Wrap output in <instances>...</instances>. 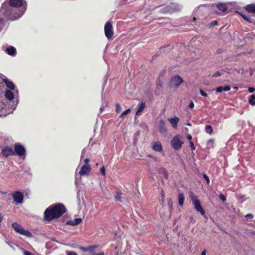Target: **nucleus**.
Here are the masks:
<instances>
[{
	"label": "nucleus",
	"mask_w": 255,
	"mask_h": 255,
	"mask_svg": "<svg viewBox=\"0 0 255 255\" xmlns=\"http://www.w3.org/2000/svg\"><path fill=\"white\" fill-rule=\"evenodd\" d=\"M0 76H1L0 74ZM4 96L8 101L11 102L12 105L10 108H8L6 106L4 103L0 101V117L12 113L18 103V92L17 90H5Z\"/></svg>",
	"instance_id": "f257e3e1"
},
{
	"label": "nucleus",
	"mask_w": 255,
	"mask_h": 255,
	"mask_svg": "<svg viewBox=\"0 0 255 255\" xmlns=\"http://www.w3.org/2000/svg\"><path fill=\"white\" fill-rule=\"evenodd\" d=\"M66 209L63 204L58 203L50 206L44 212L45 220L50 221L61 217L66 212Z\"/></svg>",
	"instance_id": "f03ea898"
},
{
	"label": "nucleus",
	"mask_w": 255,
	"mask_h": 255,
	"mask_svg": "<svg viewBox=\"0 0 255 255\" xmlns=\"http://www.w3.org/2000/svg\"><path fill=\"white\" fill-rule=\"evenodd\" d=\"M25 1L24 0H9V4L15 8H18L16 9H10V11H14L13 14V18L12 20H15L20 17L25 12L26 9V4H24Z\"/></svg>",
	"instance_id": "7ed1b4c3"
},
{
	"label": "nucleus",
	"mask_w": 255,
	"mask_h": 255,
	"mask_svg": "<svg viewBox=\"0 0 255 255\" xmlns=\"http://www.w3.org/2000/svg\"><path fill=\"white\" fill-rule=\"evenodd\" d=\"M183 144V137L180 135L174 136L171 140L172 147L176 150L180 149Z\"/></svg>",
	"instance_id": "20e7f679"
},
{
	"label": "nucleus",
	"mask_w": 255,
	"mask_h": 255,
	"mask_svg": "<svg viewBox=\"0 0 255 255\" xmlns=\"http://www.w3.org/2000/svg\"><path fill=\"white\" fill-rule=\"evenodd\" d=\"M90 160L86 158L83 161V165L82 166L79 174L81 176L88 175L91 170V166L89 164Z\"/></svg>",
	"instance_id": "39448f33"
},
{
	"label": "nucleus",
	"mask_w": 255,
	"mask_h": 255,
	"mask_svg": "<svg viewBox=\"0 0 255 255\" xmlns=\"http://www.w3.org/2000/svg\"><path fill=\"white\" fill-rule=\"evenodd\" d=\"M12 227L13 228L15 232L21 235H24L28 238H31L32 236V234L29 231L23 229L21 225L16 222L13 223L12 224Z\"/></svg>",
	"instance_id": "423d86ee"
},
{
	"label": "nucleus",
	"mask_w": 255,
	"mask_h": 255,
	"mask_svg": "<svg viewBox=\"0 0 255 255\" xmlns=\"http://www.w3.org/2000/svg\"><path fill=\"white\" fill-rule=\"evenodd\" d=\"M183 82V80L181 77L178 75H175L171 78L169 86L170 88L177 89Z\"/></svg>",
	"instance_id": "0eeeda50"
},
{
	"label": "nucleus",
	"mask_w": 255,
	"mask_h": 255,
	"mask_svg": "<svg viewBox=\"0 0 255 255\" xmlns=\"http://www.w3.org/2000/svg\"><path fill=\"white\" fill-rule=\"evenodd\" d=\"M178 10V5L176 3H171L170 5L162 7L160 11L164 13H172Z\"/></svg>",
	"instance_id": "6e6552de"
},
{
	"label": "nucleus",
	"mask_w": 255,
	"mask_h": 255,
	"mask_svg": "<svg viewBox=\"0 0 255 255\" xmlns=\"http://www.w3.org/2000/svg\"><path fill=\"white\" fill-rule=\"evenodd\" d=\"M14 153L21 157L24 158L25 156V149L24 147L19 143H16L14 145Z\"/></svg>",
	"instance_id": "1a4fd4ad"
},
{
	"label": "nucleus",
	"mask_w": 255,
	"mask_h": 255,
	"mask_svg": "<svg viewBox=\"0 0 255 255\" xmlns=\"http://www.w3.org/2000/svg\"><path fill=\"white\" fill-rule=\"evenodd\" d=\"M12 197L16 205L21 204L23 202L24 195L20 191H17L13 192L12 194Z\"/></svg>",
	"instance_id": "9d476101"
},
{
	"label": "nucleus",
	"mask_w": 255,
	"mask_h": 255,
	"mask_svg": "<svg viewBox=\"0 0 255 255\" xmlns=\"http://www.w3.org/2000/svg\"><path fill=\"white\" fill-rule=\"evenodd\" d=\"M191 200L196 211L200 212L202 215H204L205 214V212L201 206L200 201L194 196L192 197Z\"/></svg>",
	"instance_id": "9b49d317"
},
{
	"label": "nucleus",
	"mask_w": 255,
	"mask_h": 255,
	"mask_svg": "<svg viewBox=\"0 0 255 255\" xmlns=\"http://www.w3.org/2000/svg\"><path fill=\"white\" fill-rule=\"evenodd\" d=\"M105 34L108 39H110L113 35V26L111 22H106L104 27Z\"/></svg>",
	"instance_id": "f8f14e48"
},
{
	"label": "nucleus",
	"mask_w": 255,
	"mask_h": 255,
	"mask_svg": "<svg viewBox=\"0 0 255 255\" xmlns=\"http://www.w3.org/2000/svg\"><path fill=\"white\" fill-rule=\"evenodd\" d=\"M1 154L4 157H8L14 154L13 148L9 146H6L2 148Z\"/></svg>",
	"instance_id": "ddd939ff"
},
{
	"label": "nucleus",
	"mask_w": 255,
	"mask_h": 255,
	"mask_svg": "<svg viewBox=\"0 0 255 255\" xmlns=\"http://www.w3.org/2000/svg\"><path fill=\"white\" fill-rule=\"evenodd\" d=\"M238 13L242 16V17L246 21L252 23H255V21L254 18L249 15V14H245L242 12H238Z\"/></svg>",
	"instance_id": "4468645a"
},
{
	"label": "nucleus",
	"mask_w": 255,
	"mask_h": 255,
	"mask_svg": "<svg viewBox=\"0 0 255 255\" xmlns=\"http://www.w3.org/2000/svg\"><path fill=\"white\" fill-rule=\"evenodd\" d=\"M170 124H171L172 127L173 128L176 129L177 128V124L179 122V119L177 117H174L173 118H170L168 119Z\"/></svg>",
	"instance_id": "2eb2a0df"
},
{
	"label": "nucleus",
	"mask_w": 255,
	"mask_h": 255,
	"mask_svg": "<svg viewBox=\"0 0 255 255\" xmlns=\"http://www.w3.org/2000/svg\"><path fill=\"white\" fill-rule=\"evenodd\" d=\"M152 149L156 152L162 151L163 149L161 143L158 141L154 142L152 145Z\"/></svg>",
	"instance_id": "dca6fc26"
},
{
	"label": "nucleus",
	"mask_w": 255,
	"mask_h": 255,
	"mask_svg": "<svg viewBox=\"0 0 255 255\" xmlns=\"http://www.w3.org/2000/svg\"><path fill=\"white\" fill-rule=\"evenodd\" d=\"M217 7L219 10L223 12L224 14L227 13L228 8L225 3L219 2L217 4Z\"/></svg>",
	"instance_id": "f3484780"
},
{
	"label": "nucleus",
	"mask_w": 255,
	"mask_h": 255,
	"mask_svg": "<svg viewBox=\"0 0 255 255\" xmlns=\"http://www.w3.org/2000/svg\"><path fill=\"white\" fill-rule=\"evenodd\" d=\"M82 221V219L81 218H75L73 220L67 221L66 224L71 226H76L80 224Z\"/></svg>",
	"instance_id": "a211bd4d"
},
{
	"label": "nucleus",
	"mask_w": 255,
	"mask_h": 255,
	"mask_svg": "<svg viewBox=\"0 0 255 255\" xmlns=\"http://www.w3.org/2000/svg\"><path fill=\"white\" fill-rule=\"evenodd\" d=\"M159 130L161 133L166 132V128H165V124L163 120H160L159 122Z\"/></svg>",
	"instance_id": "6ab92c4d"
},
{
	"label": "nucleus",
	"mask_w": 255,
	"mask_h": 255,
	"mask_svg": "<svg viewBox=\"0 0 255 255\" xmlns=\"http://www.w3.org/2000/svg\"><path fill=\"white\" fill-rule=\"evenodd\" d=\"M245 10L249 13L255 14V4H248L245 7Z\"/></svg>",
	"instance_id": "aec40b11"
},
{
	"label": "nucleus",
	"mask_w": 255,
	"mask_h": 255,
	"mask_svg": "<svg viewBox=\"0 0 255 255\" xmlns=\"http://www.w3.org/2000/svg\"><path fill=\"white\" fill-rule=\"evenodd\" d=\"M5 51L7 54L10 56H14L16 53V49L11 46H9V47H7Z\"/></svg>",
	"instance_id": "412c9836"
},
{
	"label": "nucleus",
	"mask_w": 255,
	"mask_h": 255,
	"mask_svg": "<svg viewBox=\"0 0 255 255\" xmlns=\"http://www.w3.org/2000/svg\"><path fill=\"white\" fill-rule=\"evenodd\" d=\"M145 103L142 102L138 106L137 110L135 113L136 116H139L140 115V113L143 111L144 109L145 108Z\"/></svg>",
	"instance_id": "4be33fe9"
},
{
	"label": "nucleus",
	"mask_w": 255,
	"mask_h": 255,
	"mask_svg": "<svg viewBox=\"0 0 255 255\" xmlns=\"http://www.w3.org/2000/svg\"><path fill=\"white\" fill-rule=\"evenodd\" d=\"M178 200L179 205L182 206L184 201V197L183 193H179L178 194Z\"/></svg>",
	"instance_id": "5701e85b"
},
{
	"label": "nucleus",
	"mask_w": 255,
	"mask_h": 255,
	"mask_svg": "<svg viewBox=\"0 0 255 255\" xmlns=\"http://www.w3.org/2000/svg\"><path fill=\"white\" fill-rule=\"evenodd\" d=\"M121 196H122V193L118 192V191H116L115 192V194L114 195V199H115V201H118L120 202H122Z\"/></svg>",
	"instance_id": "b1692460"
},
{
	"label": "nucleus",
	"mask_w": 255,
	"mask_h": 255,
	"mask_svg": "<svg viewBox=\"0 0 255 255\" xmlns=\"http://www.w3.org/2000/svg\"><path fill=\"white\" fill-rule=\"evenodd\" d=\"M160 173L162 174L164 178L167 179L168 177V174L166 170L164 168H161L159 169Z\"/></svg>",
	"instance_id": "393cba45"
},
{
	"label": "nucleus",
	"mask_w": 255,
	"mask_h": 255,
	"mask_svg": "<svg viewBox=\"0 0 255 255\" xmlns=\"http://www.w3.org/2000/svg\"><path fill=\"white\" fill-rule=\"evenodd\" d=\"M206 132L209 134H211L213 132V129L210 125H207L205 127Z\"/></svg>",
	"instance_id": "a878e982"
},
{
	"label": "nucleus",
	"mask_w": 255,
	"mask_h": 255,
	"mask_svg": "<svg viewBox=\"0 0 255 255\" xmlns=\"http://www.w3.org/2000/svg\"><path fill=\"white\" fill-rule=\"evenodd\" d=\"M249 103L252 105H255V95H252L250 96L249 101Z\"/></svg>",
	"instance_id": "bb28decb"
},
{
	"label": "nucleus",
	"mask_w": 255,
	"mask_h": 255,
	"mask_svg": "<svg viewBox=\"0 0 255 255\" xmlns=\"http://www.w3.org/2000/svg\"><path fill=\"white\" fill-rule=\"evenodd\" d=\"M130 112V109H128L127 110H126V111H125L124 112H123L121 114V115L120 116V118H122L125 115H126L127 114H128V113H129V112Z\"/></svg>",
	"instance_id": "cd10ccee"
},
{
	"label": "nucleus",
	"mask_w": 255,
	"mask_h": 255,
	"mask_svg": "<svg viewBox=\"0 0 255 255\" xmlns=\"http://www.w3.org/2000/svg\"><path fill=\"white\" fill-rule=\"evenodd\" d=\"M5 243L12 249H14V246H15V244L12 242H8L6 241Z\"/></svg>",
	"instance_id": "c85d7f7f"
},
{
	"label": "nucleus",
	"mask_w": 255,
	"mask_h": 255,
	"mask_svg": "<svg viewBox=\"0 0 255 255\" xmlns=\"http://www.w3.org/2000/svg\"><path fill=\"white\" fill-rule=\"evenodd\" d=\"M66 255H78V254L73 251H67L66 252Z\"/></svg>",
	"instance_id": "c756f323"
},
{
	"label": "nucleus",
	"mask_w": 255,
	"mask_h": 255,
	"mask_svg": "<svg viewBox=\"0 0 255 255\" xmlns=\"http://www.w3.org/2000/svg\"><path fill=\"white\" fill-rule=\"evenodd\" d=\"M100 172H101V173L103 176H105V175H106V170H105V168L104 166H103L100 168Z\"/></svg>",
	"instance_id": "7c9ffc66"
},
{
	"label": "nucleus",
	"mask_w": 255,
	"mask_h": 255,
	"mask_svg": "<svg viewBox=\"0 0 255 255\" xmlns=\"http://www.w3.org/2000/svg\"><path fill=\"white\" fill-rule=\"evenodd\" d=\"M116 111L117 112H119L122 109L121 106L118 104H116Z\"/></svg>",
	"instance_id": "2f4dec72"
},
{
	"label": "nucleus",
	"mask_w": 255,
	"mask_h": 255,
	"mask_svg": "<svg viewBox=\"0 0 255 255\" xmlns=\"http://www.w3.org/2000/svg\"><path fill=\"white\" fill-rule=\"evenodd\" d=\"M219 198L223 202L226 201V198L223 194H220L219 195Z\"/></svg>",
	"instance_id": "473e14b6"
},
{
	"label": "nucleus",
	"mask_w": 255,
	"mask_h": 255,
	"mask_svg": "<svg viewBox=\"0 0 255 255\" xmlns=\"http://www.w3.org/2000/svg\"><path fill=\"white\" fill-rule=\"evenodd\" d=\"M231 89V87L230 86H226L225 87H223V91H225V92H228L229 91H230Z\"/></svg>",
	"instance_id": "72a5a7b5"
},
{
	"label": "nucleus",
	"mask_w": 255,
	"mask_h": 255,
	"mask_svg": "<svg viewBox=\"0 0 255 255\" xmlns=\"http://www.w3.org/2000/svg\"><path fill=\"white\" fill-rule=\"evenodd\" d=\"M200 94L203 97H207L208 95L206 93H205L204 91H203L202 90H199Z\"/></svg>",
	"instance_id": "f704fd0d"
},
{
	"label": "nucleus",
	"mask_w": 255,
	"mask_h": 255,
	"mask_svg": "<svg viewBox=\"0 0 255 255\" xmlns=\"http://www.w3.org/2000/svg\"><path fill=\"white\" fill-rule=\"evenodd\" d=\"M203 177L205 179V180L206 181L207 183L208 184H209V183L210 182V179H209V178L208 177V176L206 174H203Z\"/></svg>",
	"instance_id": "c9c22d12"
},
{
	"label": "nucleus",
	"mask_w": 255,
	"mask_h": 255,
	"mask_svg": "<svg viewBox=\"0 0 255 255\" xmlns=\"http://www.w3.org/2000/svg\"><path fill=\"white\" fill-rule=\"evenodd\" d=\"M223 87H222V86H220V87H218L217 89H216V92L217 93H221L222 92V91H223Z\"/></svg>",
	"instance_id": "e433bc0d"
},
{
	"label": "nucleus",
	"mask_w": 255,
	"mask_h": 255,
	"mask_svg": "<svg viewBox=\"0 0 255 255\" xmlns=\"http://www.w3.org/2000/svg\"><path fill=\"white\" fill-rule=\"evenodd\" d=\"M23 255H33L31 252L23 250Z\"/></svg>",
	"instance_id": "4c0bfd02"
},
{
	"label": "nucleus",
	"mask_w": 255,
	"mask_h": 255,
	"mask_svg": "<svg viewBox=\"0 0 255 255\" xmlns=\"http://www.w3.org/2000/svg\"><path fill=\"white\" fill-rule=\"evenodd\" d=\"M255 88L252 87H249L248 88V91L250 93H253L255 92Z\"/></svg>",
	"instance_id": "58836bf2"
},
{
	"label": "nucleus",
	"mask_w": 255,
	"mask_h": 255,
	"mask_svg": "<svg viewBox=\"0 0 255 255\" xmlns=\"http://www.w3.org/2000/svg\"><path fill=\"white\" fill-rule=\"evenodd\" d=\"M245 217L247 219L251 218L252 219L253 218V215L252 214H248L245 216Z\"/></svg>",
	"instance_id": "ea45409f"
},
{
	"label": "nucleus",
	"mask_w": 255,
	"mask_h": 255,
	"mask_svg": "<svg viewBox=\"0 0 255 255\" xmlns=\"http://www.w3.org/2000/svg\"><path fill=\"white\" fill-rule=\"evenodd\" d=\"M221 75V74L220 73V72L219 71H217V72H216L214 75H213V77H217L218 76H220V75Z\"/></svg>",
	"instance_id": "a19ab883"
},
{
	"label": "nucleus",
	"mask_w": 255,
	"mask_h": 255,
	"mask_svg": "<svg viewBox=\"0 0 255 255\" xmlns=\"http://www.w3.org/2000/svg\"><path fill=\"white\" fill-rule=\"evenodd\" d=\"M190 146L191 147L192 150H195V146L194 145L193 142L192 141H190Z\"/></svg>",
	"instance_id": "79ce46f5"
},
{
	"label": "nucleus",
	"mask_w": 255,
	"mask_h": 255,
	"mask_svg": "<svg viewBox=\"0 0 255 255\" xmlns=\"http://www.w3.org/2000/svg\"><path fill=\"white\" fill-rule=\"evenodd\" d=\"M88 249H89V247H88V248H84V247L81 248V250L82 251L84 252H88Z\"/></svg>",
	"instance_id": "37998d69"
},
{
	"label": "nucleus",
	"mask_w": 255,
	"mask_h": 255,
	"mask_svg": "<svg viewBox=\"0 0 255 255\" xmlns=\"http://www.w3.org/2000/svg\"><path fill=\"white\" fill-rule=\"evenodd\" d=\"M189 107L191 109H193L194 107V104L193 102H191L189 104Z\"/></svg>",
	"instance_id": "c03bdc74"
},
{
	"label": "nucleus",
	"mask_w": 255,
	"mask_h": 255,
	"mask_svg": "<svg viewBox=\"0 0 255 255\" xmlns=\"http://www.w3.org/2000/svg\"><path fill=\"white\" fill-rule=\"evenodd\" d=\"M162 82L160 80H159L157 82V85L160 87H162Z\"/></svg>",
	"instance_id": "a18cd8bd"
},
{
	"label": "nucleus",
	"mask_w": 255,
	"mask_h": 255,
	"mask_svg": "<svg viewBox=\"0 0 255 255\" xmlns=\"http://www.w3.org/2000/svg\"><path fill=\"white\" fill-rule=\"evenodd\" d=\"M147 157H148L149 158H152L153 159H154V160H155L156 159V157L153 156H152V155H151V154H148V155H147Z\"/></svg>",
	"instance_id": "49530a36"
},
{
	"label": "nucleus",
	"mask_w": 255,
	"mask_h": 255,
	"mask_svg": "<svg viewBox=\"0 0 255 255\" xmlns=\"http://www.w3.org/2000/svg\"><path fill=\"white\" fill-rule=\"evenodd\" d=\"M205 5H200L198 8V9L196 10L195 11V12H196V14H197L199 12V9H200V7H201V6H204Z\"/></svg>",
	"instance_id": "de8ad7c7"
},
{
	"label": "nucleus",
	"mask_w": 255,
	"mask_h": 255,
	"mask_svg": "<svg viewBox=\"0 0 255 255\" xmlns=\"http://www.w3.org/2000/svg\"><path fill=\"white\" fill-rule=\"evenodd\" d=\"M83 153H84V150H82V154H81V158H80V163H81L82 162V160L83 158Z\"/></svg>",
	"instance_id": "09e8293b"
},
{
	"label": "nucleus",
	"mask_w": 255,
	"mask_h": 255,
	"mask_svg": "<svg viewBox=\"0 0 255 255\" xmlns=\"http://www.w3.org/2000/svg\"><path fill=\"white\" fill-rule=\"evenodd\" d=\"M187 138L188 140H190L192 139V136L191 135H190V134H188L187 136Z\"/></svg>",
	"instance_id": "8fccbe9b"
},
{
	"label": "nucleus",
	"mask_w": 255,
	"mask_h": 255,
	"mask_svg": "<svg viewBox=\"0 0 255 255\" xmlns=\"http://www.w3.org/2000/svg\"><path fill=\"white\" fill-rule=\"evenodd\" d=\"M161 195H162V196L163 197V199H164V198L165 194H164V191L163 190L161 191Z\"/></svg>",
	"instance_id": "3c124183"
},
{
	"label": "nucleus",
	"mask_w": 255,
	"mask_h": 255,
	"mask_svg": "<svg viewBox=\"0 0 255 255\" xmlns=\"http://www.w3.org/2000/svg\"><path fill=\"white\" fill-rule=\"evenodd\" d=\"M201 255H206V251L205 250L203 251L201 253Z\"/></svg>",
	"instance_id": "603ef678"
},
{
	"label": "nucleus",
	"mask_w": 255,
	"mask_h": 255,
	"mask_svg": "<svg viewBox=\"0 0 255 255\" xmlns=\"http://www.w3.org/2000/svg\"><path fill=\"white\" fill-rule=\"evenodd\" d=\"M217 21H214V22L211 23V25H217Z\"/></svg>",
	"instance_id": "864d4df0"
},
{
	"label": "nucleus",
	"mask_w": 255,
	"mask_h": 255,
	"mask_svg": "<svg viewBox=\"0 0 255 255\" xmlns=\"http://www.w3.org/2000/svg\"><path fill=\"white\" fill-rule=\"evenodd\" d=\"M107 79H106V80H105V82H104V86H103V90H104V86H105V85H106V82H107Z\"/></svg>",
	"instance_id": "5fc2aeb1"
},
{
	"label": "nucleus",
	"mask_w": 255,
	"mask_h": 255,
	"mask_svg": "<svg viewBox=\"0 0 255 255\" xmlns=\"http://www.w3.org/2000/svg\"><path fill=\"white\" fill-rule=\"evenodd\" d=\"M103 109H104V107H101L100 108V111H101V112H102L103 111Z\"/></svg>",
	"instance_id": "6e6d98bb"
},
{
	"label": "nucleus",
	"mask_w": 255,
	"mask_h": 255,
	"mask_svg": "<svg viewBox=\"0 0 255 255\" xmlns=\"http://www.w3.org/2000/svg\"><path fill=\"white\" fill-rule=\"evenodd\" d=\"M168 204H169V206H171V207L172 206V203H170V201H169V203H168Z\"/></svg>",
	"instance_id": "4d7b16f0"
},
{
	"label": "nucleus",
	"mask_w": 255,
	"mask_h": 255,
	"mask_svg": "<svg viewBox=\"0 0 255 255\" xmlns=\"http://www.w3.org/2000/svg\"><path fill=\"white\" fill-rule=\"evenodd\" d=\"M2 219L1 218V217L0 216V223L1 222Z\"/></svg>",
	"instance_id": "13d9d810"
},
{
	"label": "nucleus",
	"mask_w": 255,
	"mask_h": 255,
	"mask_svg": "<svg viewBox=\"0 0 255 255\" xmlns=\"http://www.w3.org/2000/svg\"><path fill=\"white\" fill-rule=\"evenodd\" d=\"M193 21H195L196 20V18H195V17H194V18H193Z\"/></svg>",
	"instance_id": "bf43d9fd"
},
{
	"label": "nucleus",
	"mask_w": 255,
	"mask_h": 255,
	"mask_svg": "<svg viewBox=\"0 0 255 255\" xmlns=\"http://www.w3.org/2000/svg\"><path fill=\"white\" fill-rule=\"evenodd\" d=\"M78 170V169H76V172H75V174H76V176H77V171Z\"/></svg>",
	"instance_id": "052dcab7"
},
{
	"label": "nucleus",
	"mask_w": 255,
	"mask_h": 255,
	"mask_svg": "<svg viewBox=\"0 0 255 255\" xmlns=\"http://www.w3.org/2000/svg\"><path fill=\"white\" fill-rule=\"evenodd\" d=\"M9 9H10L9 7H7V11H9Z\"/></svg>",
	"instance_id": "680f3d73"
},
{
	"label": "nucleus",
	"mask_w": 255,
	"mask_h": 255,
	"mask_svg": "<svg viewBox=\"0 0 255 255\" xmlns=\"http://www.w3.org/2000/svg\"><path fill=\"white\" fill-rule=\"evenodd\" d=\"M75 183L77 184V181L76 180H75Z\"/></svg>",
	"instance_id": "e2e57ef3"
},
{
	"label": "nucleus",
	"mask_w": 255,
	"mask_h": 255,
	"mask_svg": "<svg viewBox=\"0 0 255 255\" xmlns=\"http://www.w3.org/2000/svg\"><path fill=\"white\" fill-rule=\"evenodd\" d=\"M2 20V19L0 18V21H1Z\"/></svg>",
	"instance_id": "0e129e2a"
}]
</instances>
